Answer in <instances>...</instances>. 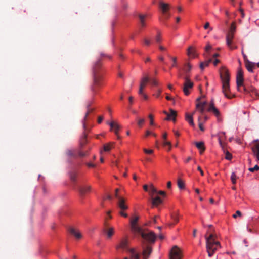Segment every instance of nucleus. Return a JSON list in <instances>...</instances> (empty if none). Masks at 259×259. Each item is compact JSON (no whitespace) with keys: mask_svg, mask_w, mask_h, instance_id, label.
Listing matches in <instances>:
<instances>
[{"mask_svg":"<svg viewBox=\"0 0 259 259\" xmlns=\"http://www.w3.org/2000/svg\"><path fill=\"white\" fill-rule=\"evenodd\" d=\"M209 230L205 235L206 239V251L209 257H211L217 251L218 249L221 248L220 243L216 240V236L213 234L211 228L212 227L211 225H208Z\"/></svg>","mask_w":259,"mask_h":259,"instance_id":"1","label":"nucleus"},{"mask_svg":"<svg viewBox=\"0 0 259 259\" xmlns=\"http://www.w3.org/2000/svg\"><path fill=\"white\" fill-rule=\"evenodd\" d=\"M220 77L222 82V92L226 98H232L234 95L230 93V75L228 70L225 67L221 68Z\"/></svg>","mask_w":259,"mask_h":259,"instance_id":"2","label":"nucleus"},{"mask_svg":"<svg viewBox=\"0 0 259 259\" xmlns=\"http://www.w3.org/2000/svg\"><path fill=\"white\" fill-rule=\"evenodd\" d=\"M101 66V60L99 59L95 63L93 67L94 83L91 86V89L94 94H95L97 92L98 87L101 84L102 76L98 72V70Z\"/></svg>","mask_w":259,"mask_h":259,"instance_id":"3","label":"nucleus"},{"mask_svg":"<svg viewBox=\"0 0 259 259\" xmlns=\"http://www.w3.org/2000/svg\"><path fill=\"white\" fill-rule=\"evenodd\" d=\"M138 233H139L142 238L148 243H154L156 238V235L154 232L149 230L143 231L141 229V232H138Z\"/></svg>","mask_w":259,"mask_h":259,"instance_id":"4","label":"nucleus"},{"mask_svg":"<svg viewBox=\"0 0 259 259\" xmlns=\"http://www.w3.org/2000/svg\"><path fill=\"white\" fill-rule=\"evenodd\" d=\"M185 82L184 83L183 91L184 94L186 96H188L190 94V91L194 85V83L192 82L187 76L185 77Z\"/></svg>","mask_w":259,"mask_h":259,"instance_id":"5","label":"nucleus"},{"mask_svg":"<svg viewBox=\"0 0 259 259\" xmlns=\"http://www.w3.org/2000/svg\"><path fill=\"white\" fill-rule=\"evenodd\" d=\"M181 250L177 246H174L169 253V259H181Z\"/></svg>","mask_w":259,"mask_h":259,"instance_id":"6","label":"nucleus"},{"mask_svg":"<svg viewBox=\"0 0 259 259\" xmlns=\"http://www.w3.org/2000/svg\"><path fill=\"white\" fill-rule=\"evenodd\" d=\"M243 73L241 69H239L238 71L237 77H236V83L238 90L241 91V87L243 84Z\"/></svg>","mask_w":259,"mask_h":259,"instance_id":"7","label":"nucleus"},{"mask_svg":"<svg viewBox=\"0 0 259 259\" xmlns=\"http://www.w3.org/2000/svg\"><path fill=\"white\" fill-rule=\"evenodd\" d=\"M242 53L243 56L246 69L249 72H253V69L255 68V63L249 61L247 58L246 55L243 52H242Z\"/></svg>","mask_w":259,"mask_h":259,"instance_id":"8","label":"nucleus"},{"mask_svg":"<svg viewBox=\"0 0 259 259\" xmlns=\"http://www.w3.org/2000/svg\"><path fill=\"white\" fill-rule=\"evenodd\" d=\"M234 34L232 33L228 32L226 35V44L228 47L231 49L233 50L236 49V46L233 45L232 40L234 38Z\"/></svg>","mask_w":259,"mask_h":259,"instance_id":"9","label":"nucleus"},{"mask_svg":"<svg viewBox=\"0 0 259 259\" xmlns=\"http://www.w3.org/2000/svg\"><path fill=\"white\" fill-rule=\"evenodd\" d=\"M138 220V217H135L134 218L131 219V229L135 233L141 232V228L137 225V222Z\"/></svg>","mask_w":259,"mask_h":259,"instance_id":"10","label":"nucleus"},{"mask_svg":"<svg viewBox=\"0 0 259 259\" xmlns=\"http://www.w3.org/2000/svg\"><path fill=\"white\" fill-rule=\"evenodd\" d=\"M207 110L209 112L213 113L218 118L220 115V113L219 110L214 106V103L213 99L211 100L209 103Z\"/></svg>","mask_w":259,"mask_h":259,"instance_id":"11","label":"nucleus"},{"mask_svg":"<svg viewBox=\"0 0 259 259\" xmlns=\"http://www.w3.org/2000/svg\"><path fill=\"white\" fill-rule=\"evenodd\" d=\"M92 104V102H88L87 105V112L85 114V116L84 117V118L82 120V124H83V128L84 129V130L85 131L86 130V120L87 119V117L89 115V114L92 112L94 109V108H91V105Z\"/></svg>","mask_w":259,"mask_h":259,"instance_id":"12","label":"nucleus"},{"mask_svg":"<svg viewBox=\"0 0 259 259\" xmlns=\"http://www.w3.org/2000/svg\"><path fill=\"white\" fill-rule=\"evenodd\" d=\"M128 242L127 239H122L120 241L119 244L116 246V248L117 249H121L123 250H125L129 252V250L131 249L128 248Z\"/></svg>","mask_w":259,"mask_h":259,"instance_id":"13","label":"nucleus"},{"mask_svg":"<svg viewBox=\"0 0 259 259\" xmlns=\"http://www.w3.org/2000/svg\"><path fill=\"white\" fill-rule=\"evenodd\" d=\"M150 78L148 76H144L141 79V81L140 84L139 90L138 93L139 94H143V91L146 85V84L149 81Z\"/></svg>","mask_w":259,"mask_h":259,"instance_id":"14","label":"nucleus"},{"mask_svg":"<svg viewBox=\"0 0 259 259\" xmlns=\"http://www.w3.org/2000/svg\"><path fill=\"white\" fill-rule=\"evenodd\" d=\"M77 189L80 196L83 197L90 191L91 187L89 185L78 186Z\"/></svg>","mask_w":259,"mask_h":259,"instance_id":"15","label":"nucleus"},{"mask_svg":"<svg viewBox=\"0 0 259 259\" xmlns=\"http://www.w3.org/2000/svg\"><path fill=\"white\" fill-rule=\"evenodd\" d=\"M252 147L251 149L254 157H256V160L259 162V141L256 140Z\"/></svg>","mask_w":259,"mask_h":259,"instance_id":"16","label":"nucleus"},{"mask_svg":"<svg viewBox=\"0 0 259 259\" xmlns=\"http://www.w3.org/2000/svg\"><path fill=\"white\" fill-rule=\"evenodd\" d=\"M163 113L167 115V117L166 118V120H172L174 121H176V117L177 116V112L176 111L170 109L169 113H168L165 111H164Z\"/></svg>","mask_w":259,"mask_h":259,"instance_id":"17","label":"nucleus"},{"mask_svg":"<svg viewBox=\"0 0 259 259\" xmlns=\"http://www.w3.org/2000/svg\"><path fill=\"white\" fill-rule=\"evenodd\" d=\"M117 205L120 209V211H124L128 209V206L125 204V200L123 198H119Z\"/></svg>","mask_w":259,"mask_h":259,"instance_id":"18","label":"nucleus"},{"mask_svg":"<svg viewBox=\"0 0 259 259\" xmlns=\"http://www.w3.org/2000/svg\"><path fill=\"white\" fill-rule=\"evenodd\" d=\"M159 7L161 9L162 14L169 12V6L168 4L165 3L162 1L159 2Z\"/></svg>","mask_w":259,"mask_h":259,"instance_id":"19","label":"nucleus"},{"mask_svg":"<svg viewBox=\"0 0 259 259\" xmlns=\"http://www.w3.org/2000/svg\"><path fill=\"white\" fill-rule=\"evenodd\" d=\"M107 123L110 125L111 130H113L115 135H117L118 130L120 128L119 124L114 121H112L111 122H107Z\"/></svg>","mask_w":259,"mask_h":259,"instance_id":"20","label":"nucleus"},{"mask_svg":"<svg viewBox=\"0 0 259 259\" xmlns=\"http://www.w3.org/2000/svg\"><path fill=\"white\" fill-rule=\"evenodd\" d=\"M151 201L153 206H157L162 203V199L158 196H157L156 197H152Z\"/></svg>","mask_w":259,"mask_h":259,"instance_id":"21","label":"nucleus"},{"mask_svg":"<svg viewBox=\"0 0 259 259\" xmlns=\"http://www.w3.org/2000/svg\"><path fill=\"white\" fill-rule=\"evenodd\" d=\"M104 232L107 235L108 238H111L114 233V229L113 227H106L104 230Z\"/></svg>","mask_w":259,"mask_h":259,"instance_id":"22","label":"nucleus"},{"mask_svg":"<svg viewBox=\"0 0 259 259\" xmlns=\"http://www.w3.org/2000/svg\"><path fill=\"white\" fill-rule=\"evenodd\" d=\"M69 233L74 236L76 239H80L82 237L81 233L76 229L73 228H70L69 229Z\"/></svg>","mask_w":259,"mask_h":259,"instance_id":"23","label":"nucleus"},{"mask_svg":"<svg viewBox=\"0 0 259 259\" xmlns=\"http://www.w3.org/2000/svg\"><path fill=\"white\" fill-rule=\"evenodd\" d=\"M152 252V248L149 246H147L144 247L143 251V255L144 256V259H147L149 255L151 254Z\"/></svg>","mask_w":259,"mask_h":259,"instance_id":"24","label":"nucleus"},{"mask_svg":"<svg viewBox=\"0 0 259 259\" xmlns=\"http://www.w3.org/2000/svg\"><path fill=\"white\" fill-rule=\"evenodd\" d=\"M194 113V112H193L192 113V114H191V115H190L188 113H186V115H185L186 120L189 123V124L191 126H192L193 127L195 126V124L194 123L193 118V115Z\"/></svg>","mask_w":259,"mask_h":259,"instance_id":"25","label":"nucleus"},{"mask_svg":"<svg viewBox=\"0 0 259 259\" xmlns=\"http://www.w3.org/2000/svg\"><path fill=\"white\" fill-rule=\"evenodd\" d=\"M212 49V46L209 43H207L205 47V53L204 56L205 58H208L210 55V50Z\"/></svg>","mask_w":259,"mask_h":259,"instance_id":"26","label":"nucleus"},{"mask_svg":"<svg viewBox=\"0 0 259 259\" xmlns=\"http://www.w3.org/2000/svg\"><path fill=\"white\" fill-rule=\"evenodd\" d=\"M195 145L196 147L200 150L201 154H202L205 150L204 144L203 142H196Z\"/></svg>","mask_w":259,"mask_h":259,"instance_id":"27","label":"nucleus"},{"mask_svg":"<svg viewBox=\"0 0 259 259\" xmlns=\"http://www.w3.org/2000/svg\"><path fill=\"white\" fill-rule=\"evenodd\" d=\"M131 259H139L140 255L135 252L134 249L132 248L129 250Z\"/></svg>","mask_w":259,"mask_h":259,"instance_id":"28","label":"nucleus"},{"mask_svg":"<svg viewBox=\"0 0 259 259\" xmlns=\"http://www.w3.org/2000/svg\"><path fill=\"white\" fill-rule=\"evenodd\" d=\"M114 145V143H109L105 144L103 145V150L105 152H109L113 147Z\"/></svg>","mask_w":259,"mask_h":259,"instance_id":"29","label":"nucleus"},{"mask_svg":"<svg viewBox=\"0 0 259 259\" xmlns=\"http://www.w3.org/2000/svg\"><path fill=\"white\" fill-rule=\"evenodd\" d=\"M212 59L211 58H209L208 60L202 62L200 64V68L201 69L203 70L205 67H207L209 63L211 62Z\"/></svg>","mask_w":259,"mask_h":259,"instance_id":"30","label":"nucleus"},{"mask_svg":"<svg viewBox=\"0 0 259 259\" xmlns=\"http://www.w3.org/2000/svg\"><path fill=\"white\" fill-rule=\"evenodd\" d=\"M162 16L159 18V20L162 22L165 23V22L169 19L170 17V14L169 12L162 14Z\"/></svg>","mask_w":259,"mask_h":259,"instance_id":"31","label":"nucleus"},{"mask_svg":"<svg viewBox=\"0 0 259 259\" xmlns=\"http://www.w3.org/2000/svg\"><path fill=\"white\" fill-rule=\"evenodd\" d=\"M76 152H77L76 150H75L68 149L66 151V154L69 157H72L75 158L77 157Z\"/></svg>","mask_w":259,"mask_h":259,"instance_id":"32","label":"nucleus"},{"mask_svg":"<svg viewBox=\"0 0 259 259\" xmlns=\"http://www.w3.org/2000/svg\"><path fill=\"white\" fill-rule=\"evenodd\" d=\"M243 90L245 92H251L252 94L251 95L254 94L257 96L258 95L256 89L253 87H251L249 89H246L245 87H243Z\"/></svg>","mask_w":259,"mask_h":259,"instance_id":"33","label":"nucleus"},{"mask_svg":"<svg viewBox=\"0 0 259 259\" xmlns=\"http://www.w3.org/2000/svg\"><path fill=\"white\" fill-rule=\"evenodd\" d=\"M187 55L189 56L190 57H195V52L194 49L192 47H190L187 50Z\"/></svg>","mask_w":259,"mask_h":259,"instance_id":"34","label":"nucleus"},{"mask_svg":"<svg viewBox=\"0 0 259 259\" xmlns=\"http://www.w3.org/2000/svg\"><path fill=\"white\" fill-rule=\"evenodd\" d=\"M157 189L153 187V186H151L150 187V189H149V194L150 195V196L152 197H153L154 196L155 194H157Z\"/></svg>","mask_w":259,"mask_h":259,"instance_id":"35","label":"nucleus"},{"mask_svg":"<svg viewBox=\"0 0 259 259\" xmlns=\"http://www.w3.org/2000/svg\"><path fill=\"white\" fill-rule=\"evenodd\" d=\"M146 16L142 14H139V18L140 21V24L142 27H145V18Z\"/></svg>","mask_w":259,"mask_h":259,"instance_id":"36","label":"nucleus"},{"mask_svg":"<svg viewBox=\"0 0 259 259\" xmlns=\"http://www.w3.org/2000/svg\"><path fill=\"white\" fill-rule=\"evenodd\" d=\"M171 218L174 221L172 225L177 223L179 222V215L177 213L174 212L171 214Z\"/></svg>","mask_w":259,"mask_h":259,"instance_id":"37","label":"nucleus"},{"mask_svg":"<svg viewBox=\"0 0 259 259\" xmlns=\"http://www.w3.org/2000/svg\"><path fill=\"white\" fill-rule=\"evenodd\" d=\"M192 68V66L189 63L185 64L183 70L187 73L190 71Z\"/></svg>","mask_w":259,"mask_h":259,"instance_id":"38","label":"nucleus"},{"mask_svg":"<svg viewBox=\"0 0 259 259\" xmlns=\"http://www.w3.org/2000/svg\"><path fill=\"white\" fill-rule=\"evenodd\" d=\"M87 134L84 132L80 141V146L82 147L87 142Z\"/></svg>","mask_w":259,"mask_h":259,"instance_id":"39","label":"nucleus"},{"mask_svg":"<svg viewBox=\"0 0 259 259\" xmlns=\"http://www.w3.org/2000/svg\"><path fill=\"white\" fill-rule=\"evenodd\" d=\"M254 222L255 221L253 219H251V221H250L248 225H247V229L250 232H252L251 228H253L254 225Z\"/></svg>","mask_w":259,"mask_h":259,"instance_id":"40","label":"nucleus"},{"mask_svg":"<svg viewBox=\"0 0 259 259\" xmlns=\"http://www.w3.org/2000/svg\"><path fill=\"white\" fill-rule=\"evenodd\" d=\"M235 31H236L235 23V22H233L231 24L230 28V29H229V31L228 32L232 33L234 34L235 32Z\"/></svg>","mask_w":259,"mask_h":259,"instance_id":"41","label":"nucleus"},{"mask_svg":"<svg viewBox=\"0 0 259 259\" xmlns=\"http://www.w3.org/2000/svg\"><path fill=\"white\" fill-rule=\"evenodd\" d=\"M70 179L73 182H75L77 179V174L75 172H72L70 175Z\"/></svg>","mask_w":259,"mask_h":259,"instance_id":"42","label":"nucleus"},{"mask_svg":"<svg viewBox=\"0 0 259 259\" xmlns=\"http://www.w3.org/2000/svg\"><path fill=\"white\" fill-rule=\"evenodd\" d=\"M178 186L181 189H184L185 188L184 183L181 179H178Z\"/></svg>","mask_w":259,"mask_h":259,"instance_id":"43","label":"nucleus"},{"mask_svg":"<svg viewBox=\"0 0 259 259\" xmlns=\"http://www.w3.org/2000/svg\"><path fill=\"white\" fill-rule=\"evenodd\" d=\"M168 56L172 60L173 63L171 65V67H177V57H171L170 55H168Z\"/></svg>","mask_w":259,"mask_h":259,"instance_id":"44","label":"nucleus"},{"mask_svg":"<svg viewBox=\"0 0 259 259\" xmlns=\"http://www.w3.org/2000/svg\"><path fill=\"white\" fill-rule=\"evenodd\" d=\"M236 179L237 176L235 172H232L231 176V182L233 184H235L236 183Z\"/></svg>","mask_w":259,"mask_h":259,"instance_id":"45","label":"nucleus"},{"mask_svg":"<svg viewBox=\"0 0 259 259\" xmlns=\"http://www.w3.org/2000/svg\"><path fill=\"white\" fill-rule=\"evenodd\" d=\"M149 81L151 85L157 86L158 84V81L155 78L150 79Z\"/></svg>","mask_w":259,"mask_h":259,"instance_id":"46","label":"nucleus"},{"mask_svg":"<svg viewBox=\"0 0 259 259\" xmlns=\"http://www.w3.org/2000/svg\"><path fill=\"white\" fill-rule=\"evenodd\" d=\"M144 122L145 119L144 118H141L138 120L137 124L139 127H141L143 124L144 123Z\"/></svg>","mask_w":259,"mask_h":259,"instance_id":"47","label":"nucleus"},{"mask_svg":"<svg viewBox=\"0 0 259 259\" xmlns=\"http://www.w3.org/2000/svg\"><path fill=\"white\" fill-rule=\"evenodd\" d=\"M207 105L206 102H199L197 103L196 106V107H199V106L204 107L205 108V106Z\"/></svg>","mask_w":259,"mask_h":259,"instance_id":"48","label":"nucleus"},{"mask_svg":"<svg viewBox=\"0 0 259 259\" xmlns=\"http://www.w3.org/2000/svg\"><path fill=\"white\" fill-rule=\"evenodd\" d=\"M259 169V166L257 165H255L252 168H249V170L251 172H254L255 170H258Z\"/></svg>","mask_w":259,"mask_h":259,"instance_id":"49","label":"nucleus"},{"mask_svg":"<svg viewBox=\"0 0 259 259\" xmlns=\"http://www.w3.org/2000/svg\"><path fill=\"white\" fill-rule=\"evenodd\" d=\"M196 109L202 115L203 114L205 110V108L204 107L199 106V107H196Z\"/></svg>","mask_w":259,"mask_h":259,"instance_id":"50","label":"nucleus"},{"mask_svg":"<svg viewBox=\"0 0 259 259\" xmlns=\"http://www.w3.org/2000/svg\"><path fill=\"white\" fill-rule=\"evenodd\" d=\"M204 28L205 29H209V31L212 30V28L210 27V24L209 22H206L204 25Z\"/></svg>","mask_w":259,"mask_h":259,"instance_id":"51","label":"nucleus"},{"mask_svg":"<svg viewBox=\"0 0 259 259\" xmlns=\"http://www.w3.org/2000/svg\"><path fill=\"white\" fill-rule=\"evenodd\" d=\"M149 118L150 119V124L151 125H154V120H153V116L152 114H150L149 115Z\"/></svg>","mask_w":259,"mask_h":259,"instance_id":"52","label":"nucleus"},{"mask_svg":"<svg viewBox=\"0 0 259 259\" xmlns=\"http://www.w3.org/2000/svg\"><path fill=\"white\" fill-rule=\"evenodd\" d=\"M225 158L227 160H230L232 158V155L229 152H227Z\"/></svg>","mask_w":259,"mask_h":259,"instance_id":"53","label":"nucleus"},{"mask_svg":"<svg viewBox=\"0 0 259 259\" xmlns=\"http://www.w3.org/2000/svg\"><path fill=\"white\" fill-rule=\"evenodd\" d=\"M78 156L81 157H83L87 155V153L82 151L78 152Z\"/></svg>","mask_w":259,"mask_h":259,"instance_id":"54","label":"nucleus"},{"mask_svg":"<svg viewBox=\"0 0 259 259\" xmlns=\"http://www.w3.org/2000/svg\"><path fill=\"white\" fill-rule=\"evenodd\" d=\"M241 215V211L237 210L236 212V213L233 214V217L234 218H236L237 216L240 217Z\"/></svg>","mask_w":259,"mask_h":259,"instance_id":"55","label":"nucleus"},{"mask_svg":"<svg viewBox=\"0 0 259 259\" xmlns=\"http://www.w3.org/2000/svg\"><path fill=\"white\" fill-rule=\"evenodd\" d=\"M155 40L157 42H160L161 41V38L160 34L158 33L157 34V35L156 36V37L155 38Z\"/></svg>","mask_w":259,"mask_h":259,"instance_id":"56","label":"nucleus"},{"mask_svg":"<svg viewBox=\"0 0 259 259\" xmlns=\"http://www.w3.org/2000/svg\"><path fill=\"white\" fill-rule=\"evenodd\" d=\"M143 150H144V152L147 154H152L153 152V150H151V149L148 150L147 149H144Z\"/></svg>","mask_w":259,"mask_h":259,"instance_id":"57","label":"nucleus"},{"mask_svg":"<svg viewBox=\"0 0 259 259\" xmlns=\"http://www.w3.org/2000/svg\"><path fill=\"white\" fill-rule=\"evenodd\" d=\"M163 145H164V146H166V145L168 146H169V149H168L169 150L170 149V148H171V143H170V142H168V141H164V142H163Z\"/></svg>","mask_w":259,"mask_h":259,"instance_id":"58","label":"nucleus"},{"mask_svg":"<svg viewBox=\"0 0 259 259\" xmlns=\"http://www.w3.org/2000/svg\"><path fill=\"white\" fill-rule=\"evenodd\" d=\"M119 214L124 218H127L128 217L127 214L125 213L123 211H120Z\"/></svg>","mask_w":259,"mask_h":259,"instance_id":"59","label":"nucleus"},{"mask_svg":"<svg viewBox=\"0 0 259 259\" xmlns=\"http://www.w3.org/2000/svg\"><path fill=\"white\" fill-rule=\"evenodd\" d=\"M161 93V90L160 89H158L157 91V93L155 95L156 96V97L157 98H158L160 96Z\"/></svg>","mask_w":259,"mask_h":259,"instance_id":"60","label":"nucleus"},{"mask_svg":"<svg viewBox=\"0 0 259 259\" xmlns=\"http://www.w3.org/2000/svg\"><path fill=\"white\" fill-rule=\"evenodd\" d=\"M157 194H159V195H162L163 196H165V192L163 191H157Z\"/></svg>","mask_w":259,"mask_h":259,"instance_id":"61","label":"nucleus"},{"mask_svg":"<svg viewBox=\"0 0 259 259\" xmlns=\"http://www.w3.org/2000/svg\"><path fill=\"white\" fill-rule=\"evenodd\" d=\"M144 42L146 45H147V46H149L151 43L150 41L147 39H145L144 40Z\"/></svg>","mask_w":259,"mask_h":259,"instance_id":"62","label":"nucleus"},{"mask_svg":"<svg viewBox=\"0 0 259 259\" xmlns=\"http://www.w3.org/2000/svg\"><path fill=\"white\" fill-rule=\"evenodd\" d=\"M103 117L102 116H99L98 119V123H101L102 122V121H103Z\"/></svg>","mask_w":259,"mask_h":259,"instance_id":"63","label":"nucleus"},{"mask_svg":"<svg viewBox=\"0 0 259 259\" xmlns=\"http://www.w3.org/2000/svg\"><path fill=\"white\" fill-rule=\"evenodd\" d=\"M197 169L200 171L201 176L204 175V172H203V170H202V169L201 168L200 166H198L197 167Z\"/></svg>","mask_w":259,"mask_h":259,"instance_id":"64","label":"nucleus"}]
</instances>
